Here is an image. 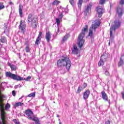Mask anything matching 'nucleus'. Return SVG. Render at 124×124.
I'll return each instance as SVG.
<instances>
[{
	"mask_svg": "<svg viewBox=\"0 0 124 124\" xmlns=\"http://www.w3.org/2000/svg\"><path fill=\"white\" fill-rule=\"evenodd\" d=\"M58 66H65L66 70H65L64 73H65L67 71H69L70 67L71 66V62L68 57H63L62 59H60L57 61Z\"/></svg>",
	"mask_w": 124,
	"mask_h": 124,
	"instance_id": "f257e3e1",
	"label": "nucleus"
},
{
	"mask_svg": "<svg viewBox=\"0 0 124 124\" xmlns=\"http://www.w3.org/2000/svg\"><path fill=\"white\" fill-rule=\"evenodd\" d=\"M88 25L85 26V28L82 30L81 33L79 35L78 38V45L79 48L83 47L85 40H84V37L85 36V32L88 31Z\"/></svg>",
	"mask_w": 124,
	"mask_h": 124,
	"instance_id": "f03ea898",
	"label": "nucleus"
},
{
	"mask_svg": "<svg viewBox=\"0 0 124 124\" xmlns=\"http://www.w3.org/2000/svg\"><path fill=\"white\" fill-rule=\"evenodd\" d=\"M31 23V27L35 29L36 27H37V19L32 16V15L30 14L29 15L28 18V23L30 24Z\"/></svg>",
	"mask_w": 124,
	"mask_h": 124,
	"instance_id": "7ed1b4c3",
	"label": "nucleus"
},
{
	"mask_svg": "<svg viewBox=\"0 0 124 124\" xmlns=\"http://www.w3.org/2000/svg\"><path fill=\"white\" fill-rule=\"evenodd\" d=\"M6 77H9L11 79H13V80H16V81H22L24 80L23 78H21L20 76L12 74L10 72H6L5 73Z\"/></svg>",
	"mask_w": 124,
	"mask_h": 124,
	"instance_id": "20e7f679",
	"label": "nucleus"
},
{
	"mask_svg": "<svg viewBox=\"0 0 124 124\" xmlns=\"http://www.w3.org/2000/svg\"><path fill=\"white\" fill-rule=\"evenodd\" d=\"M99 25H100V23L98 20H96L94 22H93L92 27L89 29V33L90 36L93 35V30L94 29L95 31V29L99 27Z\"/></svg>",
	"mask_w": 124,
	"mask_h": 124,
	"instance_id": "39448f33",
	"label": "nucleus"
},
{
	"mask_svg": "<svg viewBox=\"0 0 124 124\" xmlns=\"http://www.w3.org/2000/svg\"><path fill=\"white\" fill-rule=\"evenodd\" d=\"M0 110L1 112V119H2L3 124H4L5 119H6V112L4 111V104L0 103Z\"/></svg>",
	"mask_w": 124,
	"mask_h": 124,
	"instance_id": "423d86ee",
	"label": "nucleus"
},
{
	"mask_svg": "<svg viewBox=\"0 0 124 124\" xmlns=\"http://www.w3.org/2000/svg\"><path fill=\"white\" fill-rule=\"evenodd\" d=\"M115 25L111 27L110 29V37H112L113 36V31H115L116 29H118L119 27H120L121 24L120 23V22H115Z\"/></svg>",
	"mask_w": 124,
	"mask_h": 124,
	"instance_id": "0eeeda50",
	"label": "nucleus"
},
{
	"mask_svg": "<svg viewBox=\"0 0 124 124\" xmlns=\"http://www.w3.org/2000/svg\"><path fill=\"white\" fill-rule=\"evenodd\" d=\"M24 114L26 115L29 120H31V117L33 116V112L30 109L26 110L24 111Z\"/></svg>",
	"mask_w": 124,
	"mask_h": 124,
	"instance_id": "6e6552de",
	"label": "nucleus"
},
{
	"mask_svg": "<svg viewBox=\"0 0 124 124\" xmlns=\"http://www.w3.org/2000/svg\"><path fill=\"white\" fill-rule=\"evenodd\" d=\"M124 9L120 7H118L116 9V14L118 17H121L124 14Z\"/></svg>",
	"mask_w": 124,
	"mask_h": 124,
	"instance_id": "1a4fd4ad",
	"label": "nucleus"
},
{
	"mask_svg": "<svg viewBox=\"0 0 124 124\" xmlns=\"http://www.w3.org/2000/svg\"><path fill=\"white\" fill-rule=\"evenodd\" d=\"M42 32L40 31L38 35V37L37 38L36 41L35 42V45H38V44H39L40 43L39 41H40L41 40V38H42Z\"/></svg>",
	"mask_w": 124,
	"mask_h": 124,
	"instance_id": "9d476101",
	"label": "nucleus"
},
{
	"mask_svg": "<svg viewBox=\"0 0 124 124\" xmlns=\"http://www.w3.org/2000/svg\"><path fill=\"white\" fill-rule=\"evenodd\" d=\"M19 26L20 30H21L22 32L24 33L25 29H26V23H25V22H23V21L21 20Z\"/></svg>",
	"mask_w": 124,
	"mask_h": 124,
	"instance_id": "9b49d317",
	"label": "nucleus"
},
{
	"mask_svg": "<svg viewBox=\"0 0 124 124\" xmlns=\"http://www.w3.org/2000/svg\"><path fill=\"white\" fill-rule=\"evenodd\" d=\"M96 11L99 14V17H101V15L103 14V8L100 6L96 7Z\"/></svg>",
	"mask_w": 124,
	"mask_h": 124,
	"instance_id": "f8f14e48",
	"label": "nucleus"
},
{
	"mask_svg": "<svg viewBox=\"0 0 124 124\" xmlns=\"http://www.w3.org/2000/svg\"><path fill=\"white\" fill-rule=\"evenodd\" d=\"M90 93H91V92L90 90H87L83 93V98L84 99H88V97L90 95Z\"/></svg>",
	"mask_w": 124,
	"mask_h": 124,
	"instance_id": "ddd939ff",
	"label": "nucleus"
},
{
	"mask_svg": "<svg viewBox=\"0 0 124 124\" xmlns=\"http://www.w3.org/2000/svg\"><path fill=\"white\" fill-rule=\"evenodd\" d=\"M91 10H92V4H89L87 5V6L85 9V12L86 13H90Z\"/></svg>",
	"mask_w": 124,
	"mask_h": 124,
	"instance_id": "4468645a",
	"label": "nucleus"
},
{
	"mask_svg": "<svg viewBox=\"0 0 124 124\" xmlns=\"http://www.w3.org/2000/svg\"><path fill=\"white\" fill-rule=\"evenodd\" d=\"M46 38L47 42H50V40L51 39V33L50 32H47L46 33Z\"/></svg>",
	"mask_w": 124,
	"mask_h": 124,
	"instance_id": "2eb2a0df",
	"label": "nucleus"
},
{
	"mask_svg": "<svg viewBox=\"0 0 124 124\" xmlns=\"http://www.w3.org/2000/svg\"><path fill=\"white\" fill-rule=\"evenodd\" d=\"M102 98L103 99H104V100H108V96H107V94H106V93H105V92L103 91L102 92Z\"/></svg>",
	"mask_w": 124,
	"mask_h": 124,
	"instance_id": "dca6fc26",
	"label": "nucleus"
},
{
	"mask_svg": "<svg viewBox=\"0 0 124 124\" xmlns=\"http://www.w3.org/2000/svg\"><path fill=\"white\" fill-rule=\"evenodd\" d=\"M73 54H78V48L75 45H73V49L72 50Z\"/></svg>",
	"mask_w": 124,
	"mask_h": 124,
	"instance_id": "f3484780",
	"label": "nucleus"
},
{
	"mask_svg": "<svg viewBox=\"0 0 124 124\" xmlns=\"http://www.w3.org/2000/svg\"><path fill=\"white\" fill-rule=\"evenodd\" d=\"M8 65L10 67L11 70L13 71H16L17 69V67L15 65H12L10 63H8Z\"/></svg>",
	"mask_w": 124,
	"mask_h": 124,
	"instance_id": "a211bd4d",
	"label": "nucleus"
},
{
	"mask_svg": "<svg viewBox=\"0 0 124 124\" xmlns=\"http://www.w3.org/2000/svg\"><path fill=\"white\" fill-rule=\"evenodd\" d=\"M23 5H20L19 6V13L20 17H23Z\"/></svg>",
	"mask_w": 124,
	"mask_h": 124,
	"instance_id": "6ab92c4d",
	"label": "nucleus"
},
{
	"mask_svg": "<svg viewBox=\"0 0 124 124\" xmlns=\"http://www.w3.org/2000/svg\"><path fill=\"white\" fill-rule=\"evenodd\" d=\"M107 58H108V56L107 55V54L104 53L101 57V60H102L103 61H104V62H105Z\"/></svg>",
	"mask_w": 124,
	"mask_h": 124,
	"instance_id": "aec40b11",
	"label": "nucleus"
},
{
	"mask_svg": "<svg viewBox=\"0 0 124 124\" xmlns=\"http://www.w3.org/2000/svg\"><path fill=\"white\" fill-rule=\"evenodd\" d=\"M24 105V104L22 102H17L16 103L15 105H14V108H17V107H19V106H23Z\"/></svg>",
	"mask_w": 124,
	"mask_h": 124,
	"instance_id": "412c9836",
	"label": "nucleus"
},
{
	"mask_svg": "<svg viewBox=\"0 0 124 124\" xmlns=\"http://www.w3.org/2000/svg\"><path fill=\"white\" fill-rule=\"evenodd\" d=\"M30 120H32V121L35 122L36 124H40V123H39V119L37 117H34L32 118V117L31 119Z\"/></svg>",
	"mask_w": 124,
	"mask_h": 124,
	"instance_id": "4be33fe9",
	"label": "nucleus"
},
{
	"mask_svg": "<svg viewBox=\"0 0 124 124\" xmlns=\"http://www.w3.org/2000/svg\"><path fill=\"white\" fill-rule=\"evenodd\" d=\"M0 42L2 43H6V38L4 36L1 37Z\"/></svg>",
	"mask_w": 124,
	"mask_h": 124,
	"instance_id": "5701e85b",
	"label": "nucleus"
},
{
	"mask_svg": "<svg viewBox=\"0 0 124 124\" xmlns=\"http://www.w3.org/2000/svg\"><path fill=\"white\" fill-rule=\"evenodd\" d=\"M4 8H5V6H4L3 2H0V10L4 9Z\"/></svg>",
	"mask_w": 124,
	"mask_h": 124,
	"instance_id": "b1692460",
	"label": "nucleus"
},
{
	"mask_svg": "<svg viewBox=\"0 0 124 124\" xmlns=\"http://www.w3.org/2000/svg\"><path fill=\"white\" fill-rule=\"evenodd\" d=\"M104 61H103V60L100 59V60L99 61L98 64V66H101V65H103L104 64Z\"/></svg>",
	"mask_w": 124,
	"mask_h": 124,
	"instance_id": "393cba45",
	"label": "nucleus"
},
{
	"mask_svg": "<svg viewBox=\"0 0 124 124\" xmlns=\"http://www.w3.org/2000/svg\"><path fill=\"white\" fill-rule=\"evenodd\" d=\"M10 108V104L9 103H7L5 106V110H6L7 111L9 110Z\"/></svg>",
	"mask_w": 124,
	"mask_h": 124,
	"instance_id": "a878e982",
	"label": "nucleus"
},
{
	"mask_svg": "<svg viewBox=\"0 0 124 124\" xmlns=\"http://www.w3.org/2000/svg\"><path fill=\"white\" fill-rule=\"evenodd\" d=\"M61 3V1H60L58 0H55L52 3V5H58V4H59V3Z\"/></svg>",
	"mask_w": 124,
	"mask_h": 124,
	"instance_id": "bb28decb",
	"label": "nucleus"
},
{
	"mask_svg": "<svg viewBox=\"0 0 124 124\" xmlns=\"http://www.w3.org/2000/svg\"><path fill=\"white\" fill-rule=\"evenodd\" d=\"M35 96V92L31 93L28 95L29 97H34Z\"/></svg>",
	"mask_w": 124,
	"mask_h": 124,
	"instance_id": "cd10ccee",
	"label": "nucleus"
},
{
	"mask_svg": "<svg viewBox=\"0 0 124 124\" xmlns=\"http://www.w3.org/2000/svg\"><path fill=\"white\" fill-rule=\"evenodd\" d=\"M83 3V0H79L78 3V7H81L82 6V4Z\"/></svg>",
	"mask_w": 124,
	"mask_h": 124,
	"instance_id": "c85d7f7f",
	"label": "nucleus"
},
{
	"mask_svg": "<svg viewBox=\"0 0 124 124\" xmlns=\"http://www.w3.org/2000/svg\"><path fill=\"white\" fill-rule=\"evenodd\" d=\"M124 64V61L122 59V58L120 59V61L118 63L119 66H121V65H123Z\"/></svg>",
	"mask_w": 124,
	"mask_h": 124,
	"instance_id": "c756f323",
	"label": "nucleus"
},
{
	"mask_svg": "<svg viewBox=\"0 0 124 124\" xmlns=\"http://www.w3.org/2000/svg\"><path fill=\"white\" fill-rule=\"evenodd\" d=\"M25 50L27 53H29L31 51V48H30V46H27L26 47Z\"/></svg>",
	"mask_w": 124,
	"mask_h": 124,
	"instance_id": "7c9ffc66",
	"label": "nucleus"
},
{
	"mask_svg": "<svg viewBox=\"0 0 124 124\" xmlns=\"http://www.w3.org/2000/svg\"><path fill=\"white\" fill-rule=\"evenodd\" d=\"M105 1H106V0H100L99 3V4H104Z\"/></svg>",
	"mask_w": 124,
	"mask_h": 124,
	"instance_id": "2f4dec72",
	"label": "nucleus"
},
{
	"mask_svg": "<svg viewBox=\"0 0 124 124\" xmlns=\"http://www.w3.org/2000/svg\"><path fill=\"white\" fill-rule=\"evenodd\" d=\"M56 22L57 24V26H59V25H60L61 23V21L60 20V18H56Z\"/></svg>",
	"mask_w": 124,
	"mask_h": 124,
	"instance_id": "473e14b6",
	"label": "nucleus"
},
{
	"mask_svg": "<svg viewBox=\"0 0 124 124\" xmlns=\"http://www.w3.org/2000/svg\"><path fill=\"white\" fill-rule=\"evenodd\" d=\"M8 26V23H4V30L5 31H6V30H7V26Z\"/></svg>",
	"mask_w": 124,
	"mask_h": 124,
	"instance_id": "72a5a7b5",
	"label": "nucleus"
},
{
	"mask_svg": "<svg viewBox=\"0 0 124 124\" xmlns=\"http://www.w3.org/2000/svg\"><path fill=\"white\" fill-rule=\"evenodd\" d=\"M13 121L15 124H20V122H19V121H18V120L16 119H13Z\"/></svg>",
	"mask_w": 124,
	"mask_h": 124,
	"instance_id": "f704fd0d",
	"label": "nucleus"
},
{
	"mask_svg": "<svg viewBox=\"0 0 124 124\" xmlns=\"http://www.w3.org/2000/svg\"><path fill=\"white\" fill-rule=\"evenodd\" d=\"M0 52L2 53V54H3V53H4V52L5 51V49H4V48L2 47L0 48Z\"/></svg>",
	"mask_w": 124,
	"mask_h": 124,
	"instance_id": "c9c22d12",
	"label": "nucleus"
},
{
	"mask_svg": "<svg viewBox=\"0 0 124 124\" xmlns=\"http://www.w3.org/2000/svg\"><path fill=\"white\" fill-rule=\"evenodd\" d=\"M86 87H87V83H84L81 87V89L82 90H84V89H85V88H86Z\"/></svg>",
	"mask_w": 124,
	"mask_h": 124,
	"instance_id": "e433bc0d",
	"label": "nucleus"
},
{
	"mask_svg": "<svg viewBox=\"0 0 124 124\" xmlns=\"http://www.w3.org/2000/svg\"><path fill=\"white\" fill-rule=\"evenodd\" d=\"M81 90H82V88L81 89V88H80V87H78V91H77V93H81Z\"/></svg>",
	"mask_w": 124,
	"mask_h": 124,
	"instance_id": "4c0bfd02",
	"label": "nucleus"
},
{
	"mask_svg": "<svg viewBox=\"0 0 124 124\" xmlns=\"http://www.w3.org/2000/svg\"><path fill=\"white\" fill-rule=\"evenodd\" d=\"M69 2L71 4V5H73L74 3V0H70Z\"/></svg>",
	"mask_w": 124,
	"mask_h": 124,
	"instance_id": "58836bf2",
	"label": "nucleus"
},
{
	"mask_svg": "<svg viewBox=\"0 0 124 124\" xmlns=\"http://www.w3.org/2000/svg\"><path fill=\"white\" fill-rule=\"evenodd\" d=\"M105 75H106L107 76H109V75H110V74H109L107 71H105Z\"/></svg>",
	"mask_w": 124,
	"mask_h": 124,
	"instance_id": "ea45409f",
	"label": "nucleus"
},
{
	"mask_svg": "<svg viewBox=\"0 0 124 124\" xmlns=\"http://www.w3.org/2000/svg\"><path fill=\"white\" fill-rule=\"evenodd\" d=\"M30 79H31V77L29 76L25 80L26 81H29Z\"/></svg>",
	"mask_w": 124,
	"mask_h": 124,
	"instance_id": "a19ab883",
	"label": "nucleus"
},
{
	"mask_svg": "<svg viewBox=\"0 0 124 124\" xmlns=\"http://www.w3.org/2000/svg\"><path fill=\"white\" fill-rule=\"evenodd\" d=\"M12 95H13V96H15V95H16V92H15V91H12Z\"/></svg>",
	"mask_w": 124,
	"mask_h": 124,
	"instance_id": "79ce46f5",
	"label": "nucleus"
},
{
	"mask_svg": "<svg viewBox=\"0 0 124 124\" xmlns=\"http://www.w3.org/2000/svg\"><path fill=\"white\" fill-rule=\"evenodd\" d=\"M1 120H2V122H1V120H0V124H3V122L2 121V119H1ZM5 120H6V119H5L4 124H6Z\"/></svg>",
	"mask_w": 124,
	"mask_h": 124,
	"instance_id": "37998d69",
	"label": "nucleus"
},
{
	"mask_svg": "<svg viewBox=\"0 0 124 124\" xmlns=\"http://www.w3.org/2000/svg\"><path fill=\"white\" fill-rule=\"evenodd\" d=\"M120 3L121 5L124 4V0H121L120 1Z\"/></svg>",
	"mask_w": 124,
	"mask_h": 124,
	"instance_id": "c03bdc74",
	"label": "nucleus"
},
{
	"mask_svg": "<svg viewBox=\"0 0 124 124\" xmlns=\"http://www.w3.org/2000/svg\"><path fill=\"white\" fill-rule=\"evenodd\" d=\"M62 13H61L60 15H59V19H62Z\"/></svg>",
	"mask_w": 124,
	"mask_h": 124,
	"instance_id": "a18cd8bd",
	"label": "nucleus"
},
{
	"mask_svg": "<svg viewBox=\"0 0 124 124\" xmlns=\"http://www.w3.org/2000/svg\"><path fill=\"white\" fill-rule=\"evenodd\" d=\"M65 40H66V36H65L64 37V38H63L62 41H65Z\"/></svg>",
	"mask_w": 124,
	"mask_h": 124,
	"instance_id": "49530a36",
	"label": "nucleus"
},
{
	"mask_svg": "<svg viewBox=\"0 0 124 124\" xmlns=\"http://www.w3.org/2000/svg\"><path fill=\"white\" fill-rule=\"evenodd\" d=\"M105 124H110V121H108L107 122H106Z\"/></svg>",
	"mask_w": 124,
	"mask_h": 124,
	"instance_id": "de8ad7c7",
	"label": "nucleus"
},
{
	"mask_svg": "<svg viewBox=\"0 0 124 124\" xmlns=\"http://www.w3.org/2000/svg\"><path fill=\"white\" fill-rule=\"evenodd\" d=\"M9 4H10L11 5H12L13 4V3L11 1L9 2Z\"/></svg>",
	"mask_w": 124,
	"mask_h": 124,
	"instance_id": "09e8293b",
	"label": "nucleus"
},
{
	"mask_svg": "<svg viewBox=\"0 0 124 124\" xmlns=\"http://www.w3.org/2000/svg\"><path fill=\"white\" fill-rule=\"evenodd\" d=\"M122 96H123V98L124 99V93H123Z\"/></svg>",
	"mask_w": 124,
	"mask_h": 124,
	"instance_id": "8fccbe9b",
	"label": "nucleus"
},
{
	"mask_svg": "<svg viewBox=\"0 0 124 124\" xmlns=\"http://www.w3.org/2000/svg\"><path fill=\"white\" fill-rule=\"evenodd\" d=\"M18 85H16V86H15V88H18Z\"/></svg>",
	"mask_w": 124,
	"mask_h": 124,
	"instance_id": "3c124183",
	"label": "nucleus"
},
{
	"mask_svg": "<svg viewBox=\"0 0 124 124\" xmlns=\"http://www.w3.org/2000/svg\"><path fill=\"white\" fill-rule=\"evenodd\" d=\"M86 1H89L90 0H86Z\"/></svg>",
	"mask_w": 124,
	"mask_h": 124,
	"instance_id": "603ef678",
	"label": "nucleus"
},
{
	"mask_svg": "<svg viewBox=\"0 0 124 124\" xmlns=\"http://www.w3.org/2000/svg\"><path fill=\"white\" fill-rule=\"evenodd\" d=\"M108 45H110V42H109V43H108Z\"/></svg>",
	"mask_w": 124,
	"mask_h": 124,
	"instance_id": "864d4df0",
	"label": "nucleus"
},
{
	"mask_svg": "<svg viewBox=\"0 0 124 124\" xmlns=\"http://www.w3.org/2000/svg\"><path fill=\"white\" fill-rule=\"evenodd\" d=\"M59 124H62V123L60 122V123H59Z\"/></svg>",
	"mask_w": 124,
	"mask_h": 124,
	"instance_id": "5fc2aeb1",
	"label": "nucleus"
},
{
	"mask_svg": "<svg viewBox=\"0 0 124 124\" xmlns=\"http://www.w3.org/2000/svg\"><path fill=\"white\" fill-rule=\"evenodd\" d=\"M2 84H5V82H4V83H2Z\"/></svg>",
	"mask_w": 124,
	"mask_h": 124,
	"instance_id": "6e6d98bb",
	"label": "nucleus"
},
{
	"mask_svg": "<svg viewBox=\"0 0 124 124\" xmlns=\"http://www.w3.org/2000/svg\"><path fill=\"white\" fill-rule=\"evenodd\" d=\"M80 124H84V123H81Z\"/></svg>",
	"mask_w": 124,
	"mask_h": 124,
	"instance_id": "4d7b16f0",
	"label": "nucleus"
},
{
	"mask_svg": "<svg viewBox=\"0 0 124 124\" xmlns=\"http://www.w3.org/2000/svg\"><path fill=\"white\" fill-rule=\"evenodd\" d=\"M57 117H59V115H57Z\"/></svg>",
	"mask_w": 124,
	"mask_h": 124,
	"instance_id": "13d9d810",
	"label": "nucleus"
}]
</instances>
